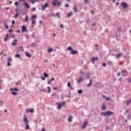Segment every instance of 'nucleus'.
<instances>
[{"instance_id":"nucleus-1","label":"nucleus","mask_w":131,"mask_h":131,"mask_svg":"<svg viewBox=\"0 0 131 131\" xmlns=\"http://www.w3.org/2000/svg\"><path fill=\"white\" fill-rule=\"evenodd\" d=\"M114 113L113 112L106 111L105 112H102L100 113L101 115H103V116H111V115H113Z\"/></svg>"},{"instance_id":"nucleus-2","label":"nucleus","mask_w":131,"mask_h":131,"mask_svg":"<svg viewBox=\"0 0 131 131\" xmlns=\"http://www.w3.org/2000/svg\"><path fill=\"white\" fill-rule=\"evenodd\" d=\"M72 50H73V48L70 46L66 48V51H71V54H72V55H76V54H78V52L77 51Z\"/></svg>"},{"instance_id":"nucleus-3","label":"nucleus","mask_w":131,"mask_h":131,"mask_svg":"<svg viewBox=\"0 0 131 131\" xmlns=\"http://www.w3.org/2000/svg\"><path fill=\"white\" fill-rule=\"evenodd\" d=\"M121 5L122 6L123 10H126V9H127V8L128 7V5L127 4V3L124 2L121 3Z\"/></svg>"},{"instance_id":"nucleus-4","label":"nucleus","mask_w":131,"mask_h":131,"mask_svg":"<svg viewBox=\"0 0 131 131\" xmlns=\"http://www.w3.org/2000/svg\"><path fill=\"white\" fill-rule=\"evenodd\" d=\"M98 60H99V58L98 57L95 58V57L92 56L91 57V61L92 64H95V61H98Z\"/></svg>"},{"instance_id":"nucleus-5","label":"nucleus","mask_w":131,"mask_h":131,"mask_svg":"<svg viewBox=\"0 0 131 131\" xmlns=\"http://www.w3.org/2000/svg\"><path fill=\"white\" fill-rule=\"evenodd\" d=\"M21 28V32H28V30L26 28V26L23 25Z\"/></svg>"},{"instance_id":"nucleus-6","label":"nucleus","mask_w":131,"mask_h":131,"mask_svg":"<svg viewBox=\"0 0 131 131\" xmlns=\"http://www.w3.org/2000/svg\"><path fill=\"white\" fill-rule=\"evenodd\" d=\"M58 105L57 109H60V108H62V106L65 105V102H62L61 103H58Z\"/></svg>"},{"instance_id":"nucleus-7","label":"nucleus","mask_w":131,"mask_h":131,"mask_svg":"<svg viewBox=\"0 0 131 131\" xmlns=\"http://www.w3.org/2000/svg\"><path fill=\"white\" fill-rule=\"evenodd\" d=\"M41 7L42 8V11H45V10H46V8H48V7H49V4L48 3H45V5H41Z\"/></svg>"},{"instance_id":"nucleus-8","label":"nucleus","mask_w":131,"mask_h":131,"mask_svg":"<svg viewBox=\"0 0 131 131\" xmlns=\"http://www.w3.org/2000/svg\"><path fill=\"white\" fill-rule=\"evenodd\" d=\"M88 121H85L83 124V125H82L81 128L82 129H83V128H85V127H86V126H88Z\"/></svg>"},{"instance_id":"nucleus-9","label":"nucleus","mask_w":131,"mask_h":131,"mask_svg":"<svg viewBox=\"0 0 131 131\" xmlns=\"http://www.w3.org/2000/svg\"><path fill=\"white\" fill-rule=\"evenodd\" d=\"M23 120L26 124H29V121L26 117H24L23 118Z\"/></svg>"},{"instance_id":"nucleus-10","label":"nucleus","mask_w":131,"mask_h":131,"mask_svg":"<svg viewBox=\"0 0 131 131\" xmlns=\"http://www.w3.org/2000/svg\"><path fill=\"white\" fill-rule=\"evenodd\" d=\"M25 8H26V9H29V8H30V5H29L28 3H25Z\"/></svg>"},{"instance_id":"nucleus-11","label":"nucleus","mask_w":131,"mask_h":131,"mask_svg":"<svg viewBox=\"0 0 131 131\" xmlns=\"http://www.w3.org/2000/svg\"><path fill=\"white\" fill-rule=\"evenodd\" d=\"M73 10H74V13H77L78 11H77V8L76 7V6L75 5L73 6Z\"/></svg>"},{"instance_id":"nucleus-12","label":"nucleus","mask_w":131,"mask_h":131,"mask_svg":"<svg viewBox=\"0 0 131 131\" xmlns=\"http://www.w3.org/2000/svg\"><path fill=\"white\" fill-rule=\"evenodd\" d=\"M80 81H83V78L81 77H80V78L77 80L78 83H80Z\"/></svg>"},{"instance_id":"nucleus-13","label":"nucleus","mask_w":131,"mask_h":131,"mask_svg":"<svg viewBox=\"0 0 131 131\" xmlns=\"http://www.w3.org/2000/svg\"><path fill=\"white\" fill-rule=\"evenodd\" d=\"M25 54L26 57H28L29 58H31V55L30 54V53L28 52H25Z\"/></svg>"},{"instance_id":"nucleus-14","label":"nucleus","mask_w":131,"mask_h":131,"mask_svg":"<svg viewBox=\"0 0 131 131\" xmlns=\"http://www.w3.org/2000/svg\"><path fill=\"white\" fill-rule=\"evenodd\" d=\"M106 109V106L105 105V103H103V105L101 106V110L104 111Z\"/></svg>"},{"instance_id":"nucleus-15","label":"nucleus","mask_w":131,"mask_h":131,"mask_svg":"<svg viewBox=\"0 0 131 131\" xmlns=\"http://www.w3.org/2000/svg\"><path fill=\"white\" fill-rule=\"evenodd\" d=\"M121 53H119L118 54L116 55V58L117 59H119V58H120V57H121Z\"/></svg>"},{"instance_id":"nucleus-16","label":"nucleus","mask_w":131,"mask_h":131,"mask_svg":"<svg viewBox=\"0 0 131 131\" xmlns=\"http://www.w3.org/2000/svg\"><path fill=\"white\" fill-rule=\"evenodd\" d=\"M17 41H18V40H17V39H15L14 41L12 43V46H16V45L17 43L16 42H17Z\"/></svg>"},{"instance_id":"nucleus-17","label":"nucleus","mask_w":131,"mask_h":131,"mask_svg":"<svg viewBox=\"0 0 131 131\" xmlns=\"http://www.w3.org/2000/svg\"><path fill=\"white\" fill-rule=\"evenodd\" d=\"M10 91H15V92H18L19 91V89H18V88H14V89L11 88L10 89Z\"/></svg>"},{"instance_id":"nucleus-18","label":"nucleus","mask_w":131,"mask_h":131,"mask_svg":"<svg viewBox=\"0 0 131 131\" xmlns=\"http://www.w3.org/2000/svg\"><path fill=\"white\" fill-rule=\"evenodd\" d=\"M72 118H73V117L72 116H69V118L68 119L69 122H71Z\"/></svg>"},{"instance_id":"nucleus-19","label":"nucleus","mask_w":131,"mask_h":131,"mask_svg":"<svg viewBox=\"0 0 131 131\" xmlns=\"http://www.w3.org/2000/svg\"><path fill=\"white\" fill-rule=\"evenodd\" d=\"M93 83V80L90 79V83L89 84H88L87 86H91V85H92V83Z\"/></svg>"},{"instance_id":"nucleus-20","label":"nucleus","mask_w":131,"mask_h":131,"mask_svg":"<svg viewBox=\"0 0 131 131\" xmlns=\"http://www.w3.org/2000/svg\"><path fill=\"white\" fill-rule=\"evenodd\" d=\"M3 23L5 26V28L6 29H9V26L8 25H7V23L6 22H4Z\"/></svg>"},{"instance_id":"nucleus-21","label":"nucleus","mask_w":131,"mask_h":131,"mask_svg":"<svg viewBox=\"0 0 131 131\" xmlns=\"http://www.w3.org/2000/svg\"><path fill=\"white\" fill-rule=\"evenodd\" d=\"M54 16H56V17H57L58 19H60V13L59 12L57 13Z\"/></svg>"},{"instance_id":"nucleus-22","label":"nucleus","mask_w":131,"mask_h":131,"mask_svg":"<svg viewBox=\"0 0 131 131\" xmlns=\"http://www.w3.org/2000/svg\"><path fill=\"white\" fill-rule=\"evenodd\" d=\"M30 128V127L29 126V125L28 124H26L25 129H29Z\"/></svg>"},{"instance_id":"nucleus-23","label":"nucleus","mask_w":131,"mask_h":131,"mask_svg":"<svg viewBox=\"0 0 131 131\" xmlns=\"http://www.w3.org/2000/svg\"><path fill=\"white\" fill-rule=\"evenodd\" d=\"M12 95H13V96H16V95L18 94L17 92H15L14 91L11 92Z\"/></svg>"},{"instance_id":"nucleus-24","label":"nucleus","mask_w":131,"mask_h":131,"mask_svg":"<svg viewBox=\"0 0 131 131\" xmlns=\"http://www.w3.org/2000/svg\"><path fill=\"white\" fill-rule=\"evenodd\" d=\"M8 37H9V34H6V36L5 37V41H7V40H8Z\"/></svg>"},{"instance_id":"nucleus-25","label":"nucleus","mask_w":131,"mask_h":131,"mask_svg":"<svg viewBox=\"0 0 131 131\" xmlns=\"http://www.w3.org/2000/svg\"><path fill=\"white\" fill-rule=\"evenodd\" d=\"M48 17H54V16H55V15L53 14L52 15V14L51 13H49L48 14H47Z\"/></svg>"},{"instance_id":"nucleus-26","label":"nucleus","mask_w":131,"mask_h":131,"mask_svg":"<svg viewBox=\"0 0 131 131\" xmlns=\"http://www.w3.org/2000/svg\"><path fill=\"white\" fill-rule=\"evenodd\" d=\"M15 58H19L20 59V58H21V55H20V54H16L15 55Z\"/></svg>"},{"instance_id":"nucleus-27","label":"nucleus","mask_w":131,"mask_h":131,"mask_svg":"<svg viewBox=\"0 0 131 131\" xmlns=\"http://www.w3.org/2000/svg\"><path fill=\"white\" fill-rule=\"evenodd\" d=\"M131 103L130 101V100H126V106L128 105V104Z\"/></svg>"},{"instance_id":"nucleus-28","label":"nucleus","mask_w":131,"mask_h":131,"mask_svg":"<svg viewBox=\"0 0 131 131\" xmlns=\"http://www.w3.org/2000/svg\"><path fill=\"white\" fill-rule=\"evenodd\" d=\"M51 52H53V49L49 48L48 52L51 53Z\"/></svg>"},{"instance_id":"nucleus-29","label":"nucleus","mask_w":131,"mask_h":131,"mask_svg":"<svg viewBox=\"0 0 131 131\" xmlns=\"http://www.w3.org/2000/svg\"><path fill=\"white\" fill-rule=\"evenodd\" d=\"M78 94H79L80 95H81V94H82V90H78Z\"/></svg>"},{"instance_id":"nucleus-30","label":"nucleus","mask_w":131,"mask_h":131,"mask_svg":"<svg viewBox=\"0 0 131 131\" xmlns=\"http://www.w3.org/2000/svg\"><path fill=\"white\" fill-rule=\"evenodd\" d=\"M72 16V12H70L68 14V18H70L71 16Z\"/></svg>"},{"instance_id":"nucleus-31","label":"nucleus","mask_w":131,"mask_h":131,"mask_svg":"<svg viewBox=\"0 0 131 131\" xmlns=\"http://www.w3.org/2000/svg\"><path fill=\"white\" fill-rule=\"evenodd\" d=\"M44 77H48L49 76V74H48L47 73H43Z\"/></svg>"},{"instance_id":"nucleus-32","label":"nucleus","mask_w":131,"mask_h":131,"mask_svg":"<svg viewBox=\"0 0 131 131\" xmlns=\"http://www.w3.org/2000/svg\"><path fill=\"white\" fill-rule=\"evenodd\" d=\"M67 86H68V88H71V84H70V81H68Z\"/></svg>"},{"instance_id":"nucleus-33","label":"nucleus","mask_w":131,"mask_h":131,"mask_svg":"<svg viewBox=\"0 0 131 131\" xmlns=\"http://www.w3.org/2000/svg\"><path fill=\"white\" fill-rule=\"evenodd\" d=\"M84 3L85 5H88L89 4V0H84Z\"/></svg>"},{"instance_id":"nucleus-34","label":"nucleus","mask_w":131,"mask_h":131,"mask_svg":"<svg viewBox=\"0 0 131 131\" xmlns=\"http://www.w3.org/2000/svg\"><path fill=\"white\" fill-rule=\"evenodd\" d=\"M25 22H27L28 21V15L26 16V18L25 20Z\"/></svg>"},{"instance_id":"nucleus-35","label":"nucleus","mask_w":131,"mask_h":131,"mask_svg":"<svg viewBox=\"0 0 131 131\" xmlns=\"http://www.w3.org/2000/svg\"><path fill=\"white\" fill-rule=\"evenodd\" d=\"M51 83H52V80L49 79L48 81V84H51Z\"/></svg>"},{"instance_id":"nucleus-36","label":"nucleus","mask_w":131,"mask_h":131,"mask_svg":"<svg viewBox=\"0 0 131 131\" xmlns=\"http://www.w3.org/2000/svg\"><path fill=\"white\" fill-rule=\"evenodd\" d=\"M31 47H32V48H34L35 47V43H32L31 45Z\"/></svg>"},{"instance_id":"nucleus-37","label":"nucleus","mask_w":131,"mask_h":131,"mask_svg":"<svg viewBox=\"0 0 131 131\" xmlns=\"http://www.w3.org/2000/svg\"><path fill=\"white\" fill-rule=\"evenodd\" d=\"M69 93H69L68 94V98H70L71 97V93H71L70 91H69Z\"/></svg>"},{"instance_id":"nucleus-38","label":"nucleus","mask_w":131,"mask_h":131,"mask_svg":"<svg viewBox=\"0 0 131 131\" xmlns=\"http://www.w3.org/2000/svg\"><path fill=\"white\" fill-rule=\"evenodd\" d=\"M37 16H36V15H34L32 16V20H34V19H35V18H36Z\"/></svg>"},{"instance_id":"nucleus-39","label":"nucleus","mask_w":131,"mask_h":131,"mask_svg":"<svg viewBox=\"0 0 131 131\" xmlns=\"http://www.w3.org/2000/svg\"><path fill=\"white\" fill-rule=\"evenodd\" d=\"M34 24H35V21L34 20V19H32V25H34Z\"/></svg>"},{"instance_id":"nucleus-40","label":"nucleus","mask_w":131,"mask_h":131,"mask_svg":"<svg viewBox=\"0 0 131 131\" xmlns=\"http://www.w3.org/2000/svg\"><path fill=\"white\" fill-rule=\"evenodd\" d=\"M126 70H124L121 71L122 73H126Z\"/></svg>"},{"instance_id":"nucleus-41","label":"nucleus","mask_w":131,"mask_h":131,"mask_svg":"<svg viewBox=\"0 0 131 131\" xmlns=\"http://www.w3.org/2000/svg\"><path fill=\"white\" fill-rule=\"evenodd\" d=\"M47 89H48V93H51V87H50V86H48V88H47Z\"/></svg>"},{"instance_id":"nucleus-42","label":"nucleus","mask_w":131,"mask_h":131,"mask_svg":"<svg viewBox=\"0 0 131 131\" xmlns=\"http://www.w3.org/2000/svg\"><path fill=\"white\" fill-rule=\"evenodd\" d=\"M108 62L109 65H111V66L113 65V63H112V61L109 60Z\"/></svg>"},{"instance_id":"nucleus-43","label":"nucleus","mask_w":131,"mask_h":131,"mask_svg":"<svg viewBox=\"0 0 131 131\" xmlns=\"http://www.w3.org/2000/svg\"><path fill=\"white\" fill-rule=\"evenodd\" d=\"M53 6H54V7H56L57 6V3H56V2H54L52 3Z\"/></svg>"},{"instance_id":"nucleus-44","label":"nucleus","mask_w":131,"mask_h":131,"mask_svg":"<svg viewBox=\"0 0 131 131\" xmlns=\"http://www.w3.org/2000/svg\"><path fill=\"white\" fill-rule=\"evenodd\" d=\"M42 80H46V78L42 76H41Z\"/></svg>"},{"instance_id":"nucleus-45","label":"nucleus","mask_w":131,"mask_h":131,"mask_svg":"<svg viewBox=\"0 0 131 131\" xmlns=\"http://www.w3.org/2000/svg\"><path fill=\"white\" fill-rule=\"evenodd\" d=\"M31 3H32V4H33V5H34V4L35 3V1L31 0Z\"/></svg>"},{"instance_id":"nucleus-46","label":"nucleus","mask_w":131,"mask_h":131,"mask_svg":"<svg viewBox=\"0 0 131 131\" xmlns=\"http://www.w3.org/2000/svg\"><path fill=\"white\" fill-rule=\"evenodd\" d=\"M21 83V81H18L16 83V85H19Z\"/></svg>"},{"instance_id":"nucleus-47","label":"nucleus","mask_w":131,"mask_h":131,"mask_svg":"<svg viewBox=\"0 0 131 131\" xmlns=\"http://www.w3.org/2000/svg\"><path fill=\"white\" fill-rule=\"evenodd\" d=\"M33 111H34L33 109H31L29 110V112H30L31 113H33Z\"/></svg>"},{"instance_id":"nucleus-48","label":"nucleus","mask_w":131,"mask_h":131,"mask_svg":"<svg viewBox=\"0 0 131 131\" xmlns=\"http://www.w3.org/2000/svg\"><path fill=\"white\" fill-rule=\"evenodd\" d=\"M18 16H19V13H16L15 15V18H18Z\"/></svg>"},{"instance_id":"nucleus-49","label":"nucleus","mask_w":131,"mask_h":131,"mask_svg":"<svg viewBox=\"0 0 131 131\" xmlns=\"http://www.w3.org/2000/svg\"><path fill=\"white\" fill-rule=\"evenodd\" d=\"M17 5H19V2H16L14 4L15 6H17Z\"/></svg>"},{"instance_id":"nucleus-50","label":"nucleus","mask_w":131,"mask_h":131,"mask_svg":"<svg viewBox=\"0 0 131 131\" xmlns=\"http://www.w3.org/2000/svg\"><path fill=\"white\" fill-rule=\"evenodd\" d=\"M106 65H107V64H106L105 63H102V66H103V67H106Z\"/></svg>"},{"instance_id":"nucleus-51","label":"nucleus","mask_w":131,"mask_h":131,"mask_svg":"<svg viewBox=\"0 0 131 131\" xmlns=\"http://www.w3.org/2000/svg\"><path fill=\"white\" fill-rule=\"evenodd\" d=\"M106 101H110V98L109 97H106L105 98Z\"/></svg>"},{"instance_id":"nucleus-52","label":"nucleus","mask_w":131,"mask_h":131,"mask_svg":"<svg viewBox=\"0 0 131 131\" xmlns=\"http://www.w3.org/2000/svg\"><path fill=\"white\" fill-rule=\"evenodd\" d=\"M64 7H66V8H69V5L68 4H65Z\"/></svg>"},{"instance_id":"nucleus-53","label":"nucleus","mask_w":131,"mask_h":131,"mask_svg":"<svg viewBox=\"0 0 131 131\" xmlns=\"http://www.w3.org/2000/svg\"><path fill=\"white\" fill-rule=\"evenodd\" d=\"M57 94L56 93H54L51 95V97H55Z\"/></svg>"},{"instance_id":"nucleus-54","label":"nucleus","mask_w":131,"mask_h":131,"mask_svg":"<svg viewBox=\"0 0 131 131\" xmlns=\"http://www.w3.org/2000/svg\"><path fill=\"white\" fill-rule=\"evenodd\" d=\"M0 104H1V106L3 105V104H4V101L3 100H1L0 101Z\"/></svg>"},{"instance_id":"nucleus-55","label":"nucleus","mask_w":131,"mask_h":131,"mask_svg":"<svg viewBox=\"0 0 131 131\" xmlns=\"http://www.w3.org/2000/svg\"><path fill=\"white\" fill-rule=\"evenodd\" d=\"M91 13L93 14V15H94V14H95V12L93 10H91Z\"/></svg>"},{"instance_id":"nucleus-56","label":"nucleus","mask_w":131,"mask_h":131,"mask_svg":"<svg viewBox=\"0 0 131 131\" xmlns=\"http://www.w3.org/2000/svg\"><path fill=\"white\" fill-rule=\"evenodd\" d=\"M7 66H11V63L9 61L7 62Z\"/></svg>"},{"instance_id":"nucleus-57","label":"nucleus","mask_w":131,"mask_h":131,"mask_svg":"<svg viewBox=\"0 0 131 131\" xmlns=\"http://www.w3.org/2000/svg\"><path fill=\"white\" fill-rule=\"evenodd\" d=\"M80 74H82V75H84V73L83 72V71H81Z\"/></svg>"},{"instance_id":"nucleus-58","label":"nucleus","mask_w":131,"mask_h":131,"mask_svg":"<svg viewBox=\"0 0 131 131\" xmlns=\"http://www.w3.org/2000/svg\"><path fill=\"white\" fill-rule=\"evenodd\" d=\"M20 48L21 49V51H22L23 52L24 51V49H23V47H20Z\"/></svg>"},{"instance_id":"nucleus-59","label":"nucleus","mask_w":131,"mask_h":131,"mask_svg":"<svg viewBox=\"0 0 131 131\" xmlns=\"http://www.w3.org/2000/svg\"><path fill=\"white\" fill-rule=\"evenodd\" d=\"M128 82H131V78H129L128 80Z\"/></svg>"},{"instance_id":"nucleus-60","label":"nucleus","mask_w":131,"mask_h":131,"mask_svg":"<svg viewBox=\"0 0 131 131\" xmlns=\"http://www.w3.org/2000/svg\"><path fill=\"white\" fill-rule=\"evenodd\" d=\"M11 61H12V58H8V61L10 62Z\"/></svg>"},{"instance_id":"nucleus-61","label":"nucleus","mask_w":131,"mask_h":131,"mask_svg":"<svg viewBox=\"0 0 131 131\" xmlns=\"http://www.w3.org/2000/svg\"><path fill=\"white\" fill-rule=\"evenodd\" d=\"M60 5H61V2H58V3L57 4V6H60Z\"/></svg>"},{"instance_id":"nucleus-62","label":"nucleus","mask_w":131,"mask_h":131,"mask_svg":"<svg viewBox=\"0 0 131 131\" xmlns=\"http://www.w3.org/2000/svg\"><path fill=\"white\" fill-rule=\"evenodd\" d=\"M129 112V110H126L125 111V113H128Z\"/></svg>"},{"instance_id":"nucleus-63","label":"nucleus","mask_w":131,"mask_h":131,"mask_svg":"<svg viewBox=\"0 0 131 131\" xmlns=\"http://www.w3.org/2000/svg\"><path fill=\"white\" fill-rule=\"evenodd\" d=\"M32 10V11H35V10H36L35 7L33 8Z\"/></svg>"},{"instance_id":"nucleus-64","label":"nucleus","mask_w":131,"mask_h":131,"mask_svg":"<svg viewBox=\"0 0 131 131\" xmlns=\"http://www.w3.org/2000/svg\"><path fill=\"white\" fill-rule=\"evenodd\" d=\"M12 24H15V20L12 21Z\"/></svg>"}]
</instances>
